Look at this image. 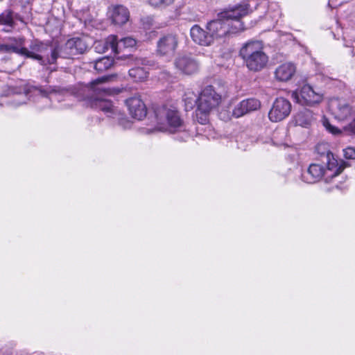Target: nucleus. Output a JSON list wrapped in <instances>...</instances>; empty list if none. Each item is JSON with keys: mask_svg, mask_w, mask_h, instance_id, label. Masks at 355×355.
<instances>
[{"mask_svg": "<svg viewBox=\"0 0 355 355\" xmlns=\"http://www.w3.org/2000/svg\"><path fill=\"white\" fill-rule=\"evenodd\" d=\"M95 51L98 53H102L111 50L110 44L108 42V37L105 41H98L94 43Z\"/></svg>", "mask_w": 355, "mask_h": 355, "instance_id": "obj_24", "label": "nucleus"}, {"mask_svg": "<svg viewBox=\"0 0 355 355\" xmlns=\"http://www.w3.org/2000/svg\"><path fill=\"white\" fill-rule=\"evenodd\" d=\"M293 98L302 105H313L320 103L323 99V95L315 92L309 85H303L300 89L292 94Z\"/></svg>", "mask_w": 355, "mask_h": 355, "instance_id": "obj_10", "label": "nucleus"}, {"mask_svg": "<svg viewBox=\"0 0 355 355\" xmlns=\"http://www.w3.org/2000/svg\"><path fill=\"white\" fill-rule=\"evenodd\" d=\"M184 101L187 106L190 107H192L194 103H198V98H196V95L191 92H189L184 94Z\"/></svg>", "mask_w": 355, "mask_h": 355, "instance_id": "obj_27", "label": "nucleus"}, {"mask_svg": "<svg viewBox=\"0 0 355 355\" xmlns=\"http://www.w3.org/2000/svg\"><path fill=\"white\" fill-rule=\"evenodd\" d=\"M175 0H148L149 4L156 8L163 9L174 3Z\"/></svg>", "mask_w": 355, "mask_h": 355, "instance_id": "obj_22", "label": "nucleus"}, {"mask_svg": "<svg viewBox=\"0 0 355 355\" xmlns=\"http://www.w3.org/2000/svg\"><path fill=\"white\" fill-rule=\"evenodd\" d=\"M296 72V67L292 62H285L279 64L275 71V78L279 82L290 80Z\"/></svg>", "mask_w": 355, "mask_h": 355, "instance_id": "obj_16", "label": "nucleus"}, {"mask_svg": "<svg viewBox=\"0 0 355 355\" xmlns=\"http://www.w3.org/2000/svg\"><path fill=\"white\" fill-rule=\"evenodd\" d=\"M148 74V72L144 67H137L129 70V76L136 82L144 81Z\"/></svg>", "mask_w": 355, "mask_h": 355, "instance_id": "obj_20", "label": "nucleus"}, {"mask_svg": "<svg viewBox=\"0 0 355 355\" xmlns=\"http://www.w3.org/2000/svg\"><path fill=\"white\" fill-rule=\"evenodd\" d=\"M130 114L135 119L141 120L147 113L146 107L139 96H132L125 101Z\"/></svg>", "mask_w": 355, "mask_h": 355, "instance_id": "obj_14", "label": "nucleus"}, {"mask_svg": "<svg viewBox=\"0 0 355 355\" xmlns=\"http://www.w3.org/2000/svg\"><path fill=\"white\" fill-rule=\"evenodd\" d=\"M245 105L243 101H242L238 105H236L234 109L233 110V115L235 117L239 118L248 114L247 108Z\"/></svg>", "mask_w": 355, "mask_h": 355, "instance_id": "obj_25", "label": "nucleus"}, {"mask_svg": "<svg viewBox=\"0 0 355 355\" xmlns=\"http://www.w3.org/2000/svg\"><path fill=\"white\" fill-rule=\"evenodd\" d=\"M108 42L111 51L114 53H119L123 49L134 47L136 44V40L132 37H128L119 40L115 35L109 36Z\"/></svg>", "mask_w": 355, "mask_h": 355, "instance_id": "obj_17", "label": "nucleus"}, {"mask_svg": "<svg viewBox=\"0 0 355 355\" xmlns=\"http://www.w3.org/2000/svg\"><path fill=\"white\" fill-rule=\"evenodd\" d=\"M324 126L326 129L333 135H338L341 133V130L338 129L337 128L331 125L330 123L327 120H324L323 122Z\"/></svg>", "mask_w": 355, "mask_h": 355, "instance_id": "obj_28", "label": "nucleus"}, {"mask_svg": "<svg viewBox=\"0 0 355 355\" xmlns=\"http://www.w3.org/2000/svg\"><path fill=\"white\" fill-rule=\"evenodd\" d=\"M314 120L313 114L310 110L304 109L300 111L295 116L297 125L308 128Z\"/></svg>", "mask_w": 355, "mask_h": 355, "instance_id": "obj_19", "label": "nucleus"}, {"mask_svg": "<svg viewBox=\"0 0 355 355\" xmlns=\"http://www.w3.org/2000/svg\"><path fill=\"white\" fill-rule=\"evenodd\" d=\"M87 48L85 42L80 38H72L69 40L63 48L59 51L57 48L51 49L48 46V52L46 56L51 58V51H57V58L60 56L64 58H71L73 55L83 53Z\"/></svg>", "mask_w": 355, "mask_h": 355, "instance_id": "obj_9", "label": "nucleus"}, {"mask_svg": "<svg viewBox=\"0 0 355 355\" xmlns=\"http://www.w3.org/2000/svg\"><path fill=\"white\" fill-rule=\"evenodd\" d=\"M19 96H16L15 97V99H14V106H19L21 105H22L23 103H24L25 102H20L19 98Z\"/></svg>", "mask_w": 355, "mask_h": 355, "instance_id": "obj_31", "label": "nucleus"}, {"mask_svg": "<svg viewBox=\"0 0 355 355\" xmlns=\"http://www.w3.org/2000/svg\"><path fill=\"white\" fill-rule=\"evenodd\" d=\"M247 68L252 71L263 69L268 62V56L263 51L261 41L250 40L243 45L239 51Z\"/></svg>", "mask_w": 355, "mask_h": 355, "instance_id": "obj_5", "label": "nucleus"}, {"mask_svg": "<svg viewBox=\"0 0 355 355\" xmlns=\"http://www.w3.org/2000/svg\"><path fill=\"white\" fill-rule=\"evenodd\" d=\"M250 5L247 2L224 10L218 15V19L210 21L206 25L211 40L226 36L230 33H236L245 29L241 18L249 12Z\"/></svg>", "mask_w": 355, "mask_h": 355, "instance_id": "obj_1", "label": "nucleus"}, {"mask_svg": "<svg viewBox=\"0 0 355 355\" xmlns=\"http://www.w3.org/2000/svg\"><path fill=\"white\" fill-rule=\"evenodd\" d=\"M113 64V60L109 57H103L94 62V68L98 72H103Z\"/></svg>", "mask_w": 355, "mask_h": 355, "instance_id": "obj_21", "label": "nucleus"}, {"mask_svg": "<svg viewBox=\"0 0 355 355\" xmlns=\"http://www.w3.org/2000/svg\"><path fill=\"white\" fill-rule=\"evenodd\" d=\"M23 38L15 39L13 43L0 44V51L3 53H15L17 54L39 61L40 64H52L56 62L57 51H51V58L46 56L48 45L42 42H35L29 49L25 48Z\"/></svg>", "mask_w": 355, "mask_h": 355, "instance_id": "obj_2", "label": "nucleus"}, {"mask_svg": "<svg viewBox=\"0 0 355 355\" xmlns=\"http://www.w3.org/2000/svg\"><path fill=\"white\" fill-rule=\"evenodd\" d=\"M329 107L336 119L350 121L344 127V130L349 135H355V108L345 100L339 98H331L329 103Z\"/></svg>", "mask_w": 355, "mask_h": 355, "instance_id": "obj_7", "label": "nucleus"}, {"mask_svg": "<svg viewBox=\"0 0 355 355\" xmlns=\"http://www.w3.org/2000/svg\"><path fill=\"white\" fill-rule=\"evenodd\" d=\"M114 77V75H111L98 78L85 87L89 93L87 98L91 106L95 109H99L109 116L114 114L116 109L110 101L103 98L113 94V89L105 87V83L111 80Z\"/></svg>", "mask_w": 355, "mask_h": 355, "instance_id": "obj_3", "label": "nucleus"}, {"mask_svg": "<svg viewBox=\"0 0 355 355\" xmlns=\"http://www.w3.org/2000/svg\"><path fill=\"white\" fill-rule=\"evenodd\" d=\"M220 96L212 86H207L202 91L198 98L196 110V116L200 123L205 124L207 122V114L220 103Z\"/></svg>", "mask_w": 355, "mask_h": 355, "instance_id": "obj_8", "label": "nucleus"}, {"mask_svg": "<svg viewBox=\"0 0 355 355\" xmlns=\"http://www.w3.org/2000/svg\"><path fill=\"white\" fill-rule=\"evenodd\" d=\"M40 92L44 95V96H46V95H48L49 94H52V93H55L57 92V91L55 89H46V90H42L40 89Z\"/></svg>", "mask_w": 355, "mask_h": 355, "instance_id": "obj_30", "label": "nucleus"}, {"mask_svg": "<svg viewBox=\"0 0 355 355\" xmlns=\"http://www.w3.org/2000/svg\"><path fill=\"white\" fill-rule=\"evenodd\" d=\"M0 24L12 26L13 24L12 13L9 10L3 12L0 15Z\"/></svg>", "mask_w": 355, "mask_h": 355, "instance_id": "obj_26", "label": "nucleus"}, {"mask_svg": "<svg viewBox=\"0 0 355 355\" xmlns=\"http://www.w3.org/2000/svg\"><path fill=\"white\" fill-rule=\"evenodd\" d=\"M344 156L346 159H355V148L348 147L343 150Z\"/></svg>", "mask_w": 355, "mask_h": 355, "instance_id": "obj_29", "label": "nucleus"}, {"mask_svg": "<svg viewBox=\"0 0 355 355\" xmlns=\"http://www.w3.org/2000/svg\"><path fill=\"white\" fill-rule=\"evenodd\" d=\"M109 13L112 22L117 25L125 24L130 17L128 10L123 6H112L110 8Z\"/></svg>", "mask_w": 355, "mask_h": 355, "instance_id": "obj_18", "label": "nucleus"}, {"mask_svg": "<svg viewBox=\"0 0 355 355\" xmlns=\"http://www.w3.org/2000/svg\"><path fill=\"white\" fill-rule=\"evenodd\" d=\"M291 111V103L284 98H278L273 103L268 113V117L271 121L278 122L286 118Z\"/></svg>", "mask_w": 355, "mask_h": 355, "instance_id": "obj_12", "label": "nucleus"}, {"mask_svg": "<svg viewBox=\"0 0 355 355\" xmlns=\"http://www.w3.org/2000/svg\"><path fill=\"white\" fill-rule=\"evenodd\" d=\"M190 36L194 43L202 46H209L213 44L211 36L209 31L198 24L193 25L190 29Z\"/></svg>", "mask_w": 355, "mask_h": 355, "instance_id": "obj_15", "label": "nucleus"}, {"mask_svg": "<svg viewBox=\"0 0 355 355\" xmlns=\"http://www.w3.org/2000/svg\"><path fill=\"white\" fill-rule=\"evenodd\" d=\"M243 101L247 108L248 113L258 110L261 105L259 101L256 98H248L243 100Z\"/></svg>", "mask_w": 355, "mask_h": 355, "instance_id": "obj_23", "label": "nucleus"}, {"mask_svg": "<svg viewBox=\"0 0 355 355\" xmlns=\"http://www.w3.org/2000/svg\"><path fill=\"white\" fill-rule=\"evenodd\" d=\"M155 112L159 131L175 133L185 130V125L174 107L164 105L157 107Z\"/></svg>", "mask_w": 355, "mask_h": 355, "instance_id": "obj_6", "label": "nucleus"}, {"mask_svg": "<svg viewBox=\"0 0 355 355\" xmlns=\"http://www.w3.org/2000/svg\"><path fill=\"white\" fill-rule=\"evenodd\" d=\"M326 159V169L320 164H312L307 171L302 174V180L309 184H313L324 178L325 182H329L338 176L347 166L345 162L337 159L331 152L327 153Z\"/></svg>", "mask_w": 355, "mask_h": 355, "instance_id": "obj_4", "label": "nucleus"}, {"mask_svg": "<svg viewBox=\"0 0 355 355\" xmlns=\"http://www.w3.org/2000/svg\"><path fill=\"white\" fill-rule=\"evenodd\" d=\"M174 66L181 73L192 75L200 68L199 62L191 54H180L174 60Z\"/></svg>", "mask_w": 355, "mask_h": 355, "instance_id": "obj_11", "label": "nucleus"}, {"mask_svg": "<svg viewBox=\"0 0 355 355\" xmlns=\"http://www.w3.org/2000/svg\"><path fill=\"white\" fill-rule=\"evenodd\" d=\"M178 45V37L175 34H167L160 37L157 44V52L160 55H173Z\"/></svg>", "mask_w": 355, "mask_h": 355, "instance_id": "obj_13", "label": "nucleus"}, {"mask_svg": "<svg viewBox=\"0 0 355 355\" xmlns=\"http://www.w3.org/2000/svg\"><path fill=\"white\" fill-rule=\"evenodd\" d=\"M137 62L138 64H141V65H147V61L145 60V59H139L137 60Z\"/></svg>", "mask_w": 355, "mask_h": 355, "instance_id": "obj_32", "label": "nucleus"}]
</instances>
